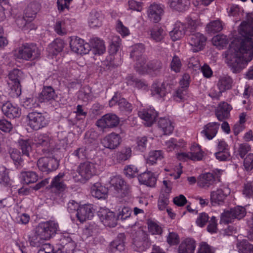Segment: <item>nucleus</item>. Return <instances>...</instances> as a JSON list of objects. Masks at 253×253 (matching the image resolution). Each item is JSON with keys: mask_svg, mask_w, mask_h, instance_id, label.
<instances>
[{"mask_svg": "<svg viewBox=\"0 0 253 253\" xmlns=\"http://www.w3.org/2000/svg\"><path fill=\"white\" fill-rule=\"evenodd\" d=\"M240 38L235 39L223 55L232 72H240L253 57V24L243 21L239 29Z\"/></svg>", "mask_w": 253, "mask_h": 253, "instance_id": "nucleus-1", "label": "nucleus"}, {"mask_svg": "<svg viewBox=\"0 0 253 253\" xmlns=\"http://www.w3.org/2000/svg\"><path fill=\"white\" fill-rule=\"evenodd\" d=\"M56 97L57 95L51 86H44L39 95V99L41 102L55 100Z\"/></svg>", "mask_w": 253, "mask_h": 253, "instance_id": "nucleus-29", "label": "nucleus"}, {"mask_svg": "<svg viewBox=\"0 0 253 253\" xmlns=\"http://www.w3.org/2000/svg\"><path fill=\"white\" fill-rule=\"evenodd\" d=\"M219 181L218 175L214 177L212 173L208 172L200 175L198 184L200 187L207 189Z\"/></svg>", "mask_w": 253, "mask_h": 253, "instance_id": "nucleus-19", "label": "nucleus"}, {"mask_svg": "<svg viewBox=\"0 0 253 253\" xmlns=\"http://www.w3.org/2000/svg\"><path fill=\"white\" fill-rule=\"evenodd\" d=\"M148 229L152 234H161L162 232V228L156 222L150 221L148 222Z\"/></svg>", "mask_w": 253, "mask_h": 253, "instance_id": "nucleus-62", "label": "nucleus"}, {"mask_svg": "<svg viewBox=\"0 0 253 253\" xmlns=\"http://www.w3.org/2000/svg\"><path fill=\"white\" fill-rule=\"evenodd\" d=\"M81 178L73 176L75 181L88 180L96 173V165L89 162H85L80 164L77 170Z\"/></svg>", "mask_w": 253, "mask_h": 253, "instance_id": "nucleus-6", "label": "nucleus"}, {"mask_svg": "<svg viewBox=\"0 0 253 253\" xmlns=\"http://www.w3.org/2000/svg\"><path fill=\"white\" fill-rule=\"evenodd\" d=\"M230 193V189L224 185L220 186L216 190L211 192V201L213 205L219 204L222 202L225 198Z\"/></svg>", "mask_w": 253, "mask_h": 253, "instance_id": "nucleus-14", "label": "nucleus"}, {"mask_svg": "<svg viewBox=\"0 0 253 253\" xmlns=\"http://www.w3.org/2000/svg\"><path fill=\"white\" fill-rule=\"evenodd\" d=\"M124 238V234H119L117 239L110 243L109 250L111 253H115L117 251L122 252L125 250Z\"/></svg>", "mask_w": 253, "mask_h": 253, "instance_id": "nucleus-28", "label": "nucleus"}, {"mask_svg": "<svg viewBox=\"0 0 253 253\" xmlns=\"http://www.w3.org/2000/svg\"><path fill=\"white\" fill-rule=\"evenodd\" d=\"M15 55L19 59L34 60L40 57L41 51L36 44L25 43L16 51Z\"/></svg>", "mask_w": 253, "mask_h": 253, "instance_id": "nucleus-4", "label": "nucleus"}, {"mask_svg": "<svg viewBox=\"0 0 253 253\" xmlns=\"http://www.w3.org/2000/svg\"><path fill=\"white\" fill-rule=\"evenodd\" d=\"M166 87L164 82H154L150 88L151 95L158 99L164 98L169 92Z\"/></svg>", "mask_w": 253, "mask_h": 253, "instance_id": "nucleus-16", "label": "nucleus"}, {"mask_svg": "<svg viewBox=\"0 0 253 253\" xmlns=\"http://www.w3.org/2000/svg\"><path fill=\"white\" fill-rule=\"evenodd\" d=\"M144 50V46L142 43L135 44L132 47V50L130 54V57L136 59L140 57H144V56L142 54Z\"/></svg>", "mask_w": 253, "mask_h": 253, "instance_id": "nucleus-46", "label": "nucleus"}, {"mask_svg": "<svg viewBox=\"0 0 253 253\" xmlns=\"http://www.w3.org/2000/svg\"><path fill=\"white\" fill-rule=\"evenodd\" d=\"M237 248L240 253H253V245L247 240H243L237 244Z\"/></svg>", "mask_w": 253, "mask_h": 253, "instance_id": "nucleus-45", "label": "nucleus"}, {"mask_svg": "<svg viewBox=\"0 0 253 253\" xmlns=\"http://www.w3.org/2000/svg\"><path fill=\"white\" fill-rule=\"evenodd\" d=\"M78 97L80 99L85 102L90 101L94 98L91 89L88 86H84L80 90Z\"/></svg>", "mask_w": 253, "mask_h": 253, "instance_id": "nucleus-39", "label": "nucleus"}, {"mask_svg": "<svg viewBox=\"0 0 253 253\" xmlns=\"http://www.w3.org/2000/svg\"><path fill=\"white\" fill-rule=\"evenodd\" d=\"M223 29V25L221 21L216 20L209 23L206 27V30L209 33L214 34L219 32Z\"/></svg>", "mask_w": 253, "mask_h": 253, "instance_id": "nucleus-44", "label": "nucleus"}, {"mask_svg": "<svg viewBox=\"0 0 253 253\" xmlns=\"http://www.w3.org/2000/svg\"><path fill=\"white\" fill-rule=\"evenodd\" d=\"M73 155L79 160H84L86 158L87 150L85 147L82 146L74 151Z\"/></svg>", "mask_w": 253, "mask_h": 253, "instance_id": "nucleus-61", "label": "nucleus"}, {"mask_svg": "<svg viewBox=\"0 0 253 253\" xmlns=\"http://www.w3.org/2000/svg\"><path fill=\"white\" fill-rule=\"evenodd\" d=\"M110 184L111 187L113 189L118 196L124 197L129 192V186L126 184L123 178L119 175L115 176L111 178Z\"/></svg>", "mask_w": 253, "mask_h": 253, "instance_id": "nucleus-10", "label": "nucleus"}, {"mask_svg": "<svg viewBox=\"0 0 253 253\" xmlns=\"http://www.w3.org/2000/svg\"><path fill=\"white\" fill-rule=\"evenodd\" d=\"M90 43L95 54H102L105 51L106 48L104 42L101 39L93 38L91 39Z\"/></svg>", "mask_w": 253, "mask_h": 253, "instance_id": "nucleus-40", "label": "nucleus"}, {"mask_svg": "<svg viewBox=\"0 0 253 253\" xmlns=\"http://www.w3.org/2000/svg\"><path fill=\"white\" fill-rule=\"evenodd\" d=\"M91 193L92 196L98 199H105L107 196L108 189L100 183H96L91 187Z\"/></svg>", "mask_w": 253, "mask_h": 253, "instance_id": "nucleus-27", "label": "nucleus"}, {"mask_svg": "<svg viewBox=\"0 0 253 253\" xmlns=\"http://www.w3.org/2000/svg\"><path fill=\"white\" fill-rule=\"evenodd\" d=\"M188 41L191 50L194 52H197L203 49L206 43L207 38L199 32L191 33L189 36Z\"/></svg>", "mask_w": 253, "mask_h": 253, "instance_id": "nucleus-12", "label": "nucleus"}, {"mask_svg": "<svg viewBox=\"0 0 253 253\" xmlns=\"http://www.w3.org/2000/svg\"><path fill=\"white\" fill-rule=\"evenodd\" d=\"M58 224L52 220L40 223L36 231L45 240L52 238L58 231Z\"/></svg>", "mask_w": 253, "mask_h": 253, "instance_id": "nucleus-5", "label": "nucleus"}, {"mask_svg": "<svg viewBox=\"0 0 253 253\" xmlns=\"http://www.w3.org/2000/svg\"><path fill=\"white\" fill-rule=\"evenodd\" d=\"M212 42L214 46L220 49L227 44L228 40L226 36L218 35L212 38Z\"/></svg>", "mask_w": 253, "mask_h": 253, "instance_id": "nucleus-53", "label": "nucleus"}, {"mask_svg": "<svg viewBox=\"0 0 253 253\" xmlns=\"http://www.w3.org/2000/svg\"><path fill=\"white\" fill-rule=\"evenodd\" d=\"M162 63L159 61H153L147 64V71L146 73H148L152 75H157L159 73L162 68Z\"/></svg>", "mask_w": 253, "mask_h": 253, "instance_id": "nucleus-50", "label": "nucleus"}, {"mask_svg": "<svg viewBox=\"0 0 253 253\" xmlns=\"http://www.w3.org/2000/svg\"><path fill=\"white\" fill-rule=\"evenodd\" d=\"M233 80L230 77H223L220 78L217 82L218 89L222 92L231 89L233 84Z\"/></svg>", "mask_w": 253, "mask_h": 253, "instance_id": "nucleus-34", "label": "nucleus"}, {"mask_svg": "<svg viewBox=\"0 0 253 253\" xmlns=\"http://www.w3.org/2000/svg\"><path fill=\"white\" fill-rule=\"evenodd\" d=\"M158 126L162 129L164 134H169L173 131V126L169 119L161 118L158 122Z\"/></svg>", "mask_w": 253, "mask_h": 253, "instance_id": "nucleus-37", "label": "nucleus"}, {"mask_svg": "<svg viewBox=\"0 0 253 253\" xmlns=\"http://www.w3.org/2000/svg\"><path fill=\"white\" fill-rule=\"evenodd\" d=\"M165 31L159 27H155L151 31V37L156 42L161 41L165 35Z\"/></svg>", "mask_w": 253, "mask_h": 253, "instance_id": "nucleus-55", "label": "nucleus"}, {"mask_svg": "<svg viewBox=\"0 0 253 253\" xmlns=\"http://www.w3.org/2000/svg\"><path fill=\"white\" fill-rule=\"evenodd\" d=\"M232 109L231 106L227 102H223L219 103L215 110V115L217 119L222 121L228 119Z\"/></svg>", "mask_w": 253, "mask_h": 253, "instance_id": "nucleus-22", "label": "nucleus"}, {"mask_svg": "<svg viewBox=\"0 0 253 253\" xmlns=\"http://www.w3.org/2000/svg\"><path fill=\"white\" fill-rule=\"evenodd\" d=\"M196 248L195 241L186 238L181 242L177 249L178 253H194Z\"/></svg>", "mask_w": 253, "mask_h": 253, "instance_id": "nucleus-24", "label": "nucleus"}, {"mask_svg": "<svg viewBox=\"0 0 253 253\" xmlns=\"http://www.w3.org/2000/svg\"><path fill=\"white\" fill-rule=\"evenodd\" d=\"M121 40L119 36H114L111 39L110 51L112 54L116 53L120 46Z\"/></svg>", "mask_w": 253, "mask_h": 253, "instance_id": "nucleus-57", "label": "nucleus"}, {"mask_svg": "<svg viewBox=\"0 0 253 253\" xmlns=\"http://www.w3.org/2000/svg\"><path fill=\"white\" fill-rule=\"evenodd\" d=\"M1 110L3 113L9 118L19 117L21 115V110L19 108L8 101L3 104Z\"/></svg>", "mask_w": 253, "mask_h": 253, "instance_id": "nucleus-21", "label": "nucleus"}, {"mask_svg": "<svg viewBox=\"0 0 253 253\" xmlns=\"http://www.w3.org/2000/svg\"><path fill=\"white\" fill-rule=\"evenodd\" d=\"M124 170L125 174L129 178L135 176L138 172L137 168L134 165L126 166Z\"/></svg>", "mask_w": 253, "mask_h": 253, "instance_id": "nucleus-58", "label": "nucleus"}, {"mask_svg": "<svg viewBox=\"0 0 253 253\" xmlns=\"http://www.w3.org/2000/svg\"><path fill=\"white\" fill-rule=\"evenodd\" d=\"M38 11V4L35 2L31 3L25 9L24 17L29 18L27 20L31 21L35 17Z\"/></svg>", "mask_w": 253, "mask_h": 253, "instance_id": "nucleus-42", "label": "nucleus"}, {"mask_svg": "<svg viewBox=\"0 0 253 253\" xmlns=\"http://www.w3.org/2000/svg\"><path fill=\"white\" fill-rule=\"evenodd\" d=\"M244 167L247 171L253 169V153L249 154L244 160Z\"/></svg>", "mask_w": 253, "mask_h": 253, "instance_id": "nucleus-64", "label": "nucleus"}, {"mask_svg": "<svg viewBox=\"0 0 253 253\" xmlns=\"http://www.w3.org/2000/svg\"><path fill=\"white\" fill-rule=\"evenodd\" d=\"M158 115L157 112L152 107L143 109L138 112L139 117L145 122V125L148 126L154 123Z\"/></svg>", "mask_w": 253, "mask_h": 253, "instance_id": "nucleus-18", "label": "nucleus"}, {"mask_svg": "<svg viewBox=\"0 0 253 253\" xmlns=\"http://www.w3.org/2000/svg\"><path fill=\"white\" fill-rule=\"evenodd\" d=\"M119 123L120 119L116 114L108 113L98 120L95 124L101 130L105 131L106 129L117 126Z\"/></svg>", "mask_w": 253, "mask_h": 253, "instance_id": "nucleus-8", "label": "nucleus"}, {"mask_svg": "<svg viewBox=\"0 0 253 253\" xmlns=\"http://www.w3.org/2000/svg\"><path fill=\"white\" fill-rule=\"evenodd\" d=\"M64 47L63 43L61 41H56L50 43L47 48L49 53L56 55L62 51Z\"/></svg>", "mask_w": 253, "mask_h": 253, "instance_id": "nucleus-51", "label": "nucleus"}, {"mask_svg": "<svg viewBox=\"0 0 253 253\" xmlns=\"http://www.w3.org/2000/svg\"><path fill=\"white\" fill-rule=\"evenodd\" d=\"M46 241L40 235L38 232L36 231L35 233L29 236V242L30 245L34 247L39 248L44 245V242Z\"/></svg>", "mask_w": 253, "mask_h": 253, "instance_id": "nucleus-43", "label": "nucleus"}, {"mask_svg": "<svg viewBox=\"0 0 253 253\" xmlns=\"http://www.w3.org/2000/svg\"><path fill=\"white\" fill-rule=\"evenodd\" d=\"M94 215V210L92 205L85 204L81 206L76 213L77 217L81 222L91 219Z\"/></svg>", "mask_w": 253, "mask_h": 253, "instance_id": "nucleus-20", "label": "nucleus"}, {"mask_svg": "<svg viewBox=\"0 0 253 253\" xmlns=\"http://www.w3.org/2000/svg\"><path fill=\"white\" fill-rule=\"evenodd\" d=\"M169 3L173 9L183 11L188 9L190 2V0H169Z\"/></svg>", "mask_w": 253, "mask_h": 253, "instance_id": "nucleus-30", "label": "nucleus"}, {"mask_svg": "<svg viewBox=\"0 0 253 253\" xmlns=\"http://www.w3.org/2000/svg\"><path fill=\"white\" fill-rule=\"evenodd\" d=\"M131 156V148L129 147H125L116 153V159L117 162L121 163L129 160Z\"/></svg>", "mask_w": 253, "mask_h": 253, "instance_id": "nucleus-31", "label": "nucleus"}, {"mask_svg": "<svg viewBox=\"0 0 253 253\" xmlns=\"http://www.w3.org/2000/svg\"><path fill=\"white\" fill-rule=\"evenodd\" d=\"M116 30L123 37H126L130 34L128 29L125 26L120 20L117 21Z\"/></svg>", "mask_w": 253, "mask_h": 253, "instance_id": "nucleus-63", "label": "nucleus"}, {"mask_svg": "<svg viewBox=\"0 0 253 253\" xmlns=\"http://www.w3.org/2000/svg\"><path fill=\"white\" fill-rule=\"evenodd\" d=\"M29 126L35 130L42 128L48 123V120L41 113L32 112L28 115Z\"/></svg>", "mask_w": 253, "mask_h": 253, "instance_id": "nucleus-9", "label": "nucleus"}, {"mask_svg": "<svg viewBox=\"0 0 253 253\" xmlns=\"http://www.w3.org/2000/svg\"><path fill=\"white\" fill-rule=\"evenodd\" d=\"M65 176L64 172H60L53 179L51 186L59 191H63L66 188V185L63 181V178Z\"/></svg>", "mask_w": 253, "mask_h": 253, "instance_id": "nucleus-32", "label": "nucleus"}, {"mask_svg": "<svg viewBox=\"0 0 253 253\" xmlns=\"http://www.w3.org/2000/svg\"><path fill=\"white\" fill-rule=\"evenodd\" d=\"M98 215L105 226L109 227H114L117 224V217L115 213L109 209L101 208L98 211Z\"/></svg>", "mask_w": 253, "mask_h": 253, "instance_id": "nucleus-11", "label": "nucleus"}, {"mask_svg": "<svg viewBox=\"0 0 253 253\" xmlns=\"http://www.w3.org/2000/svg\"><path fill=\"white\" fill-rule=\"evenodd\" d=\"M164 7L163 5L154 3L151 4L148 10L147 14L150 20L157 23L161 19L164 13Z\"/></svg>", "mask_w": 253, "mask_h": 253, "instance_id": "nucleus-17", "label": "nucleus"}, {"mask_svg": "<svg viewBox=\"0 0 253 253\" xmlns=\"http://www.w3.org/2000/svg\"><path fill=\"white\" fill-rule=\"evenodd\" d=\"M138 179L140 183L152 187L155 186L157 181L156 176L151 171H146L140 174L138 176Z\"/></svg>", "mask_w": 253, "mask_h": 253, "instance_id": "nucleus-26", "label": "nucleus"}, {"mask_svg": "<svg viewBox=\"0 0 253 253\" xmlns=\"http://www.w3.org/2000/svg\"><path fill=\"white\" fill-rule=\"evenodd\" d=\"M120 110L126 113H130L132 110V106L125 98L120 99L118 102Z\"/></svg>", "mask_w": 253, "mask_h": 253, "instance_id": "nucleus-56", "label": "nucleus"}, {"mask_svg": "<svg viewBox=\"0 0 253 253\" xmlns=\"http://www.w3.org/2000/svg\"><path fill=\"white\" fill-rule=\"evenodd\" d=\"M103 18V15L101 13L96 11H92L90 12L88 20L89 26L91 28L100 26L102 24Z\"/></svg>", "mask_w": 253, "mask_h": 253, "instance_id": "nucleus-33", "label": "nucleus"}, {"mask_svg": "<svg viewBox=\"0 0 253 253\" xmlns=\"http://www.w3.org/2000/svg\"><path fill=\"white\" fill-rule=\"evenodd\" d=\"M186 32L185 25L180 22H177L174 25L173 30L169 32V35L173 41L180 39Z\"/></svg>", "mask_w": 253, "mask_h": 253, "instance_id": "nucleus-25", "label": "nucleus"}, {"mask_svg": "<svg viewBox=\"0 0 253 253\" xmlns=\"http://www.w3.org/2000/svg\"><path fill=\"white\" fill-rule=\"evenodd\" d=\"M18 146L21 150L23 155L29 156L32 151V141L29 139H20L18 142Z\"/></svg>", "mask_w": 253, "mask_h": 253, "instance_id": "nucleus-38", "label": "nucleus"}, {"mask_svg": "<svg viewBox=\"0 0 253 253\" xmlns=\"http://www.w3.org/2000/svg\"><path fill=\"white\" fill-rule=\"evenodd\" d=\"M24 78L23 72L17 69H13L8 74L7 84L9 88V94L13 98H16L21 93L20 81Z\"/></svg>", "mask_w": 253, "mask_h": 253, "instance_id": "nucleus-3", "label": "nucleus"}, {"mask_svg": "<svg viewBox=\"0 0 253 253\" xmlns=\"http://www.w3.org/2000/svg\"><path fill=\"white\" fill-rule=\"evenodd\" d=\"M189 155L191 160L200 161L204 157V152L199 145L194 144L190 147Z\"/></svg>", "mask_w": 253, "mask_h": 253, "instance_id": "nucleus-36", "label": "nucleus"}, {"mask_svg": "<svg viewBox=\"0 0 253 253\" xmlns=\"http://www.w3.org/2000/svg\"><path fill=\"white\" fill-rule=\"evenodd\" d=\"M219 127L218 123H209L204 126L201 134L208 140H211L216 135Z\"/></svg>", "mask_w": 253, "mask_h": 253, "instance_id": "nucleus-23", "label": "nucleus"}, {"mask_svg": "<svg viewBox=\"0 0 253 253\" xmlns=\"http://www.w3.org/2000/svg\"><path fill=\"white\" fill-rule=\"evenodd\" d=\"M121 142L122 138L120 135L115 132H112L102 139L101 144L104 147L113 150L117 148Z\"/></svg>", "mask_w": 253, "mask_h": 253, "instance_id": "nucleus-15", "label": "nucleus"}, {"mask_svg": "<svg viewBox=\"0 0 253 253\" xmlns=\"http://www.w3.org/2000/svg\"><path fill=\"white\" fill-rule=\"evenodd\" d=\"M181 62L179 58L176 55H174L170 63V68L171 70L175 73L179 72L181 67Z\"/></svg>", "mask_w": 253, "mask_h": 253, "instance_id": "nucleus-59", "label": "nucleus"}, {"mask_svg": "<svg viewBox=\"0 0 253 253\" xmlns=\"http://www.w3.org/2000/svg\"><path fill=\"white\" fill-rule=\"evenodd\" d=\"M10 158L17 169L22 167V160L20 152L16 149H10L9 151Z\"/></svg>", "mask_w": 253, "mask_h": 253, "instance_id": "nucleus-47", "label": "nucleus"}, {"mask_svg": "<svg viewBox=\"0 0 253 253\" xmlns=\"http://www.w3.org/2000/svg\"><path fill=\"white\" fill-rule=\"evenodd\" d=\"M130 233L133 238L135 250L139 252H142L149 248L150 243L147 239V235L136 223L132 225Z\"/></svg>", "mask_w": 253, "mask_h": 253, "instance_id": "nucleus-2", "label": "nucleus"}, {"mask_svg": "<svg viewBox=\"0 0 253 253\" xmlns=\"http://www.w3.org/2000/svg\"><path fill=\"white\" fill-rule=\"evenodd\" d=\"M70 45L73 51L80 54H87L91 49L89 43L85 42L84 40L77 37L71 38Z\"/></svg>", "mask_w": 253, "mask_h": 253, "instance_id": "nucleus-13", "label": "nucleus"}, {"mask_svg": "<svg viewBox=\"0 0 253 253\" xmlns=\"http://www.w3.org/2000/svg\"><path fill=\"white\" fill-rule=\"evenodd\" d=\"M245 209L241 206H237L230 210L226 211L221 215V222L228 224L234 219H240L246 215Z\"/></svg>", "mask_w": 253, "mask_h": 253, "instance_id": "nucleus-7", "label": "nucleus"}, {"mask_svg": "<svg viewBox=\"0 0 253 253\" xmlns=\"http://www.w3.org/2000/svg\"><path fill=\"white\" fill-rule=\"evenodd\" d=\"M164 158L163 152L161 150H154L150 152L147 159V164L153 165L158 161L161 160Z\"/></svg>", "mask_w": 253, "mask_h": 253, "instance_id": "nucleus-41", "label": "nucleus"}, {"mask_svg": "<svg viewBox=\"0 0 253 253\" xmlns=\"http://www.w3.org/2000/svg\"><path fill=\"white\" fill-rule=\"evenodd\" d=\"M63 247L62 250L70 253H73V252L76 248L75 243L70 237H64L61 240Z\"/></svg>", "mask_w": 253, "mask_h": 253, "instance_id": "nucleus-48", "label": "nucleus"}, {"mask_svg": "<svg viewBox=\"0 0 253 253\" xmlns=\"http://www.w3.org/2000/svg\"><path fill=\"white\" fill-rule=\"evenodd\" d=\"M131 213V209L127 207H124L121 210H119L117 219L125 220L129 217Z\"/></svg>", "mask_w": 253, "mask_h": 253, "instance_id": "nucleus-60", "label": "nucleus"}, {"mask_svg": "<svg viewBox=\"0 0 253 253\" xmlns=\"http://www.w3.org/2000/svg\"><path fill=\"white\" fill-rule=\"evenodd\" d=\"M136 63L135 65V68L136 70L140 74H144L147 71L146 58L144 57H140L135 59Z\"/></svg>", "mask_w": 253, "mask_h": 253, "instance_id": "nucleus-54", "label": "nucleus"}, {"mask_svg": "<svg viewBox=\"0 0 253 253\" xmlns=\"http://www.w3.org/2000/svg\"><path fill=\"white\" fill-rule=\"evenodd\" d=\"M184 144L182 141H177L175 138H171L169 140L165 142V146L168 151H172L176 149L182 147Z\"/></svg>", "mask_w": 253, "mask_h": 253, "instance_id": "nucleus-52", "label": "nucleus"}, {"mask_svg": "<svg viewBox=\"0 0 253 253\" xmlns=\"http://www.w3.org/2000/svg\"><path fill=\"white\" fill-rule=\"evenodd\" d=\"M51 139L46 134H40L38 135L35 139V142L37 146L45 147L48 148L50 146Z\"/></svg>", "mask_w": 253, "mask_h": 253, "instance_id": "nucleus-49", "label": "nucleus"}, {"mask_svg": "<svg viewBox=\"0 0 253 253\" xmlns=\"http://www.w3.org/2000/svg\"><path fill=\"white\" fill-rule=\"evenodd\" d=\"M20 177L21 182L26 184L34 183L38 180V175L34 171H22Z\"/></svg>", "mask_w": 253, "mask_h": 253, "instance_id": "nucleus-35", "label": "nucleus"}]
</instances>
